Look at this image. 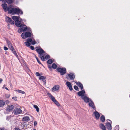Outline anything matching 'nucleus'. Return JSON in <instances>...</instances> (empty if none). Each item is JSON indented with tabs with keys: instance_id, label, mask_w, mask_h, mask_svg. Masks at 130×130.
I'll return each mask as SVG.
<instances>
[{
	"instance_id": "nucleus-55",
	"label": "nucleus",
	"mask_w": 130,
	"mask_h": 130,
	"mask_svg": "<svg viewBox=\"0 0 130 130\" xmlns=\"http://www.w3.org/2000/svg\"><path fill=\"white\" fill-rule=\"evenodd\" d=\"M110 121L111 123H112V122H111V120H109L108 119L106 120V121Z\"/></svg>"
},
{
	"instance_id": "nucleus-56",
	"label": "nucleus",
	"mask_w": 130,
	"mask_h": 130,
	"mask_svg": "<svg viewBox=\"0 0 130 130\" xmlns=\"http://www.w3.org/2000/svg\"><path fill=\"white\" fill-rule=\"evenodd\" d=\"M4 128H0V130H4Z\"/></svg>"
},
{
	"instance_id": "nucleus-58",
	"label": "nucleus",
	"mask_w": 130,
	"mask_h": 130,
	"mask_svg": "<svg viewBox=\"0 0 130 130\" xmlns=\"http://www.w3.org/2000/svg\"><path fill=\"white\" fill-rule=\"evenodd\" d=\"M9 102V101L8 100H7L6 101V103H8V102Z\"/></svg>"
},
{
	"instance_id": "nucleus-42",
	"label": "nucleus",
	"mask_w": 130,
	"mask_h": 130,
	"mask_svg": "<svg viewBox=\"0 0 130 130\" xmlns=\"http://www.w3.org/2000/svg\"><path fill=\"white\" fill-rule=\"evenodd\" d=\"M13 53L15 55V56L17 57H18V55H17V53H16L15 51V50L12 51Z\"/></svg>"
},
{
	"instance_id": "nucleus-52",
	"label": "nucleus",
	"mask_w": 130,
	"mask_h": 130,
	"mask_svg": "<svg viewBox=\"0 0 130 130\" xmlns=\"http://www.w3.org/2000/svg\"><path fill=\"white\" fill-rule=\"evenodd\" d=\"M2 81H3V79L1 78H0V83H1L2 82Z\"/></svg>"
},
{
	"instance_id": "nucleus-51",
	"label": "nucleus",
	"mask_w": 130,
	"mask_h": 130,
	"mask_svg": "<svg viewBox=\"0 0 130 130\" xmlns=\"http://www.w3.org/2000/svg\"><path fill=\"white\" fill-rule=\"evenodd\" d=\"M48 68L50 69H51L52 68V66H48Z\"/></svg>"
},
{
	"instance_id": "nucleus-29",
	"label": "nucleus",
	"mask_w": 130,
	"mask_h": 130,
	"mask_svg": "<svg viewBox=\"0 0 130 130\" xmlns=\"http://www.w3.org/2000/svg\"><path fill=\"white\" fill-rule=\"evenodd\" d=\"M34 107L36 109L37 112H38L39 111V109L37 105H34Z\"/></svg>"
},
{
	"instance_id": "nucleus-22",
	"label": "nucleus",
	"mask_w": 130,
	"mask_h": 130,
	"mask_svg": "<svg viewBox=\"0 0 130 130\" xmlns=\"http://www.w3.org/2000/svg\"><path fill=\"white\" fill-rule=\"evenodd\" d=\"M12 18L15 22L19 20V17L16 16H13L12 17Z\"/></svg>"
},
{
	"instance_id": "nucleus-21",
	"label": "nucleus",
	"mask_w": 130,
	"mask_h": 130,
	"mask_svg": "<svg viewBox=\"0 0 130 130\" xmlns=\"http://www.w3.org/2000/svg\"><path fill=\"white\" fill-rule=\"evenodd\" d=\"M100 127L103 130H106V128L105 125L101 123L100 124Z\"/></svg>"
},
{
	"instance_id": "nucleus-38",
	"label": "nucleus",
	"mask_w": 130,
	"mask_h": 130,
	"mask_svg": "<svg viewBox=\"0 0 130 130\" xmlns=\"http://www.w3.org/2000/svg\"><path fill=\"white\" fill-rule=\"evenodd\" d=\"M23 31H23L22 29L20 27V28L18 29V32L19 33H21Z\"/></svg>"
},
{
	"instance_id": "nucleus-64",
	"label": "nucleus",
	"mask_w": 130,
	"mask_h": 130,
	"mask_svg": "<svg viewBox=\"0 0 130 130\" xmlns=\"http://www.w3.org/2000/svg\"><path fill=\"white\" fill-rule=\"evenodd\" d=\"M129 97L130 98V95H129Z\"/></svg>"
},
{
	"instance_id": "nucleus-9",
	"label": "nucleus",
	"mask_w": 130,
	"mask_h": 130,
	"mask_svg": "<svg viewBox=\"0 0 130 130\" xmlns=\"http://www.w3.org/2000/svg\"><path fill=\"white\" fill-rule=\"evenodd\" d=\"M0 1H1L2 2H4V3H6L8 4H11L14 2V0H0Z\"/></svg>"
},
{
	"instance_id": "nucleus-14",
	"label": "nucleus",
	"mask_w": 130,
	"mask_h": 130,
	"mask_svg": "<svg viewBox=\"0 0 130 130\" xmlns=\"http://www.w3.org/2000/svg\"><path fill=\"white\" fill-rule=\"evenodd\" d=\"M81 98L82 99L84 100V102L86 103H88L90 101V99L86 96L82 97Z\"/></svg>"
},
{
	"instance_id": "nucleus-54",
	"label": "nucleus",
	"mask_w": 130,
	"mask_h": 130,
	"mask_svg": "<svg viewBox=\"0 0 130 130\" xmlns=\"http://www.w3.org/2000/svg\"><path fill=\"white\" fill-rule=\"evenodd\" d=\"M7 95H6V96L7 97V98H9V96H10V95H8V96H7Z\"/></svg>"
},
{
	"instance_id": "nucleus-19",
	"label": "nucleus",
	"mask_w": 130,
	"mask_h": 130,
	"mask_svg": "<svg viewBox=\"0 0 130 130\" xmlns=\"http://www.w3.org/2000/svg\"><path fill=\"white\" fill-rule=\"evenodd\" d=\"M45 77L44 76H40L39 77L40 80H42L44 83L45 84L46 82V80H45Z\"/></svg>"
},
{
	"instance_id": "nucleus-30",
	"label": "nucleus",
	"mask_w": 130,
	"mask_h": 130,
	"mask_svg": "<svg viewBox=\"0 0 130 130\" xmlns=\"http://www.w3.org/2000/svg\"><path fill=\"white\" fill-rule=\"evenodd\" d=\"M52 67L54 69H56L57 67V66L56 64L55 63H53L52 64Z\"/></svg>"
},
{
	"instance_id": "nucleus-8",
	"label": "nucleus",
	"mask_w": 130,
	"mask_h": 130,
	"mask_svg": "<svg viewBox=\"0 0 130 130\" xmlns=\"http://www.w3.org/2000/svg\"><path fill=\"white\" fill-rule=\"evenodd\" d=\"M89 103V106L91 107L94 109L95 110L96 108L94 103L91 99L90 100V101Z\"/></svg>"
},
{
	"instance_id": "nucleus-32",
	"label": "nucleus",
	"mask_w": 130,
	"mask_h": 130,
	"mask_svg": "<svg viewBox=\"0 0 130 130\" xmlns=\"http://www.w3.org/2000/svg\"><path fill=\"white\" fill-rule=\"evenodd\" d=\"M31 44L32 45H34L36 43V41L34 39H32V41L31 42Z\"/></svg>"
},
{
	"instance_id": "nucleus-12",
	"label": "nucleus",
	"mask_w": 130,
	"mask_h": 130,
	"mask_svg": "<svg viewBox=\"0 0 130 130\" xmlns=\"http://www.w3.org/2000/svg\"><path fill=\"white\" fill-rule=\"evenodd\" d=\"M14 108V106L13 105H8L7 108V111L10 112L12 111Z\"/></svg>"
},
{
	"instance_id": "nucleus-62",
	"label": "nucleus",
	"mask_w": 130,
	"mask_h": 130,
	"mask_svg": "<svg viewBox=\"0 0 130 130\" xmlns=\"http://www.w3.org/2000/svg\"><path fill=\"white\" fill-rule=\"evenodd\" d=\"M5 86V85H4V86Z\"/></svg>"
},
{
	"instance_id": "nucleus-46",
	"label": "nucleus",
	"mask_w": 130,
	"mask_h": 130,
	"mask_svg": "<svg viewBox=\"0 0 130 130\" xmlns=\"http://www.w3.org/2000/svg\"><path fill=\"white\" fill-rule=\"evenodd\" d=\"M30 48L32 50H34L35 49L34 47L32 46H30Z\"/></svg>"
},
{
	"instance_id": "nucleus-48",
	"label": "nucleus",
	"mask_w": 130,
	"mask_h": 130,
	"mask_svg": "<svg viewBox=\"0 0 130 130\" xmlns=\"http://www.w3.org/2000/svg\"><path fill=\"white\" fill-rule=\"evenodd\" d=\"M4 49L5 50V51H6L8 49V48L6 47V46H4Z\"/></svg>"
},
{
	"instance_id": "nucleus-18",
	"label": "nucleus",
	"mask_w": 130,
	"mask_h": 130,
	"mask_svg": "<svg viewBox=\"0 0 130 130\" xmlns=\"http://www.w3.org/2000/svg\"><path fill=\"white\" fill-rule=\"evenodd\" d=\"M94 114L95 115L96 119V120L98 119L100 117V115L99 112L97 111H96L94 112Z\"/></svg>"
},
{
	"instance_id": "nucleus-3",
	"label": "nucleus",
	"mask_w": 130,
	"mask_h": 130,
	"mask_svg": "<svg viewBox=\"0 0 130 130\" xmlns=\"http://www.w3.org/2000/svg\"><path fill=\"white\" fill-rule=\"evenodd\" d=\"M32 32L31 31L29 32H26L25 34L23 33L21 35V37L22 38L25 39L27 37H29L31 36Z\"/></svg>"
},
{
	"instance_id": "nucleus-41",
	"label": "nucleus",
	"mask_w": 130,
	"mask_h": 130,
	"mask_svg": "<svg viewBox=\"0 0 130 130\" xmlns=\"http://www.w3.org/2000/svg\"><path fill=\"white\" fill-rule=\"evenodd\" d=\"M50 58V56L48 55H47L45 56V59H47Z\"/></svg>"
},
{
	"instance_id": "nucleus-15",
	"label": "nucleus",
	"mask_w": 130,
	"mask_h": 130,
	"mask_svg": "<svg viewBox=\"0 0 130 130\" xmlns=\"http://www.w3.org/2000/svg\"><path fill=\"white\" fill-rule=\"evenodd\" d=\"M15 24L18 27H20L22 25L21 22L19 20L16 21L15 22Z\"/></svg>"
},
{
	"instance_id": "nucleus-34",
	"label": "nucleus",
	"mask_w": 130,
	"mask_h": 130,
	"mask_svg": "<svg viewBox=\"0 0 130 130\" xmlns=\"http://www.w3.org/2000/svg\"><path fill=\"white\" fill-rule=\"evenodd\" d=\"M25 44L26 46H29L30 45V44L29 43V42L27 41L25 42Z\"/></svg>"
},
{
	"instance_id": "nucleus-17",
	"label": "nucleus",
	"mask_w": 130,
	"mask_h": 130,
	"mask_svg": "<svg viewBox=\"0 0 130 130\" xmlns=\"http://www.w3.org/2000/svg\"><path fill=\"white\" fill-rule=\"evenodd\" d=\"M111 124L108 122L106 123V126L108 130H111L112 129Z\"/></svg>"
},
{
	"instance_id": "nucleus-7",
	"label": "nucleus",
	"mask_w": 130,
	"mask_h": 130,
	"mask_svg": "<svg viewBox=\"0 0 130 130\" xmlns=\"http://www.w3.org/2000/svg\"><path fill=\"white\" fill-rule=\"evenodd\" d=\"M14 114L15 115H18L21 113L22 111L20 108H16L13 111Z\"/></svg>"
},
{
	"instance_id": "nucleus-13",
	"label": "nucleus",
	"mask_w": 130,
	"mask_h": 130,
	"mask_svg": "<svg viewBox=\"0 0 130 130\" xmlns=\"http://www.w3.org/2000/svg\"><path fill=\"white\" fill-rule=\"evenodd\" d=\"M75 83L80 88L81 90L83 89L84 87L83 84L80 82H75Z\"/></svg>"
},
{
	"instance_id": "nucleus-2",
	"label": "nucleus",
	"mask_w": 130,
	"mask_h": 130,
	"mask_svg": "<svg viewBox=\"0 0 130 130\" xmlns=\"http://www.w3.org/2000/svg\"><path fill=\"white\" fill-rule=\"evenodd\" d=\"M75 75L73 72H70L66 75V78L68 80H73L75 78Z\"/></svg>"
},
{
	"instance_id": "nucleus-27",
	"label": "nucleus",
	"mask_w": 130,
	"mask_h": 130,
	"mask_svg": "<svg viewBox=\"0 0 130 130\" xmlns=\"http://www.w3.org/2000/svg\"><path fill=\"white\" fill-rule=\"evenodd\" d=\"M15 91H17L19 93H22V94H25V92L20 90H14Z\"/></svg>"
},
{
	"instance_id": "nucleus-45",
	"label": "nucleus",
	"mask_w": 130,
	"mask_h": 130,
	"mask_svg": "<svg viewBox=\"0 0 130 130\" xmlns=\"http://www.w3.org/2000/svg\"><path fill=\"white\" fill-rule=\"evenodd\" d=\"M36 75L37 76H40V74L38 72H36Z\"/></svg>"
},
{
	"instance_id": "nucleus-35",
	"label": "nucleus",
	"mask_w": 130,
	"mask_h": 130,
	"mask_svg": "<svg viewBox=\"0 0 130 130\" xmlns=\"http://www.w3.org/2000/svg\"><path fill=\"white\" fill-rule=\"evenodd\" d=\"M7 42L8 46V47L12 45V44L9 41L7 40Z\"/></svg>"
},
{
	"instance_id": "nucleus-43",
	"label": "nucleus",
	"mask_w": 130,
	"mask_h": 130,
	"mask_svg": "<svg viewBox=\"0 0 130 130\" xmlns=\"http://www.w3.org/2000/svg\"><path fill=\"white\" fill-rule=\"evenodd\" d=\"M9 23L11 24H14V21H12L11 19Z\"/></svg>"
},
{
	"instance_id": "nucleus-20",
	"label": "nucleus",
	"mask_w": 130,
	"mask_h": 130,
	"mask_svg": "<svg viewBox=\"0 0 130 130\" xmlns=\"http://www.w3.org/2000/svg\"><path fill=\"white\" fill-rule=\"evenodd\" d=\"M30 120L29 117L28 116H26L23 117L22 119V121H28Z\"/></svg>"
},
{
	"instance_id": "nucleus-49",
	"label": "nucleus",
	"mask_w": 130,
	"mask_h": 130,
	"mask_svg": "<svg viewBox=\"0 0 130 130\" xmlns=\"http://www.w3.org/2000/svg\"><path fill=\"white\" fill-rule=\"evenodd\" d=\"M37 124V121H35L34 123V126H36Z\"/></svg>"
},
{
	"instance_id": "nucleus-59",
	"label": "nucleus",
	"mask_w": 130,
	"mask_h": 130,
	"mask_svg": "<svg viewBox=\"0 0 130 130\" xmlns=\"http://www.w3.org/2000/svg\"><path fill=\"white\" fill-rule=\"evenodd\" d=\"M68 116V115L67 114H66V116Z\"/></svg>"
},
{
	"instance_id": "nucleus-44",
	"label": "nucleus",
	"mask_w": 130,
	"mask_h": 130,
	"mask_svg": "<svg viewBox=\"0 0 130 130\" xmlns=\"http://www.w3.org/2000/svg\"><path fill=\"white\" fill-rule=\"evenodd\" d=\"M36 58L38 62V63L39 64H41V63L40 61L39 60L38 58L36 56Z\"/></svg>"
},
{
	"instance_id": "nucleus-33",
	"label": "nucleus",
	"mask_w": 130,
	"mask_h": 130,
	"mask_svg": "<svg viewBox=\"0 0 130 130\" xmlns=\"http://www.w3.org/2000/svg\"><path fill=\"white\" fill-rule=\"evenodd\" d=\"M53 62V61L51 59H49L47 61V63L48 64H51Z\"/></svg>"
},
{
	"instance_id": "nucleus-36",
	"label": "nucleus",
	"mask_w": 130,
	"mask_h": 130,
	"mask_svg": "<svg viewBox=\"0 0 130 130\" xmlns=\"http://www.w3.org/2000/svg\"><path fill=\"white\" fill-rule=\"evenodd\" d=\"M74 89L76 90L77 91H79V89L78 87L76 85H74Z\"/></svg>"
},
{
	"instance_id": "nucleus-26",
	"label": "nucleus",
	"mask_w": 130,
	"mask_h": 130,
	"mask_svg": "<svg viewBox=\"0 0 130 130\" xmlns=\"http://www.w3.org/2000/svg\"><path fill=\"white\" fill-rule=\"evenodd\" d=\"M100 120L103 123L104 122L105 120V118L104 116L102 115L101 116Z\"/></svg>"
},
{
	"instance_id": "nucleus-10",
	"label": "nucleus",
	"mask_w": 130,
	"mask_h": 130,
	"mask_svg": "<svg viewBox=\"0 0 130 130\" xmlns=\"http://www.w3.org/2000/svg\"><path fill=\"white\" fill-rule=\"evenodd\" d=\"M82 90L78 92L77 94L79 96L83 97V96H84V94L85 92L84 90L83 89Z\"/></svg>"
},
{
	"instance_id": "nucleus-31",
	"label": "nucleus",
	"mask_w": 130,
	"mask_h": 130,
	"mask_svg": "<svg viewBox=\"0 0 130 130\" xmlns=\"http://www.w3.org/2000/svg\"><path fill=\"white\" fill-rule=\"evenodd\" d=\"M40 57L42 60V61H44L45 60V58H44V56H42V54L40 55Z\"/></svg>"
},
{
	"instance_id": "nucleus-4",
	"label": "nucleus",
	"mask_w": 130,
	"mask_h": 130,
	"mask_svg": "<svg viewBox=\"0 0 130 130\" xmlns=\"http://www.w3.org/2000/svg\"><path fill=\"white\" fill-rule=\"evenodd\" d=\"M21 28V29H22V30L24 31H31V29L29 27H27L24 24H23L22 25V26L20 27Z\"/></svg>"
},
{
	"instance_id": "nucleus-24",
	"label": "nucleus",
	"mask_w": 130,
	"mask_h": 130,
	"mask_svg": "<svg viewBox=\"0 0 130 130\" xmlns=\"http://www.w3.org/2000/svg\"><path fill=\"white\" fill-rule=\"evenodd\" d=\"M53 102H54L55 103L57 106H59L60 105V104L54 98V99H53L52 100Z\"/></svg>"
},
{
	"instance_id": "nucleus-47",
	"label": "nucleus",
	"mask_w": 130,
	"mask_h": 130,
	"mask_svg": "<svg viewBox=\"0 0 130 130\" xmlns=\"http://www.w3.org/2000/svg\"><path fill=\"white\" fill-rule=\"evenodd\" d=\"M12 99H13L15 101L17 100V97L15 96L12 97Z\"/></svg>"
},
{
	"instance_id": "nucleus-11",
	"label": "nucleus",
	"mask_w": 130,
	"mask_h": 130,
	"mask_svg": "<svg viewBox=\"0 0 130 130\" xmlns=\"http://www.w3.org/2000/svg\"><path fill=\"white\" fill-rule=\"evenodd\" d=\"M66 84L70 90L72 91L73 90L71 83L67 81L66 82Z\"/></svg>"
},
{
	"instance_id": "nucleus-37",
	"label": "nucleus",
	"mask_w": 130,
	"mask_h": 130,
	"mask_svg": "<svg viewBox=\"0 0 130 130\" xmlns=\"http://www.w3.org/2000/svg\"><path fill=\"white\" fill-rule=\"evenodd\" d=\"M9 47L12 51L14 50V49L12 46V45Z\"/></svg>"
},
{
	"instance_id": "nucleus-63",
	"label": "nucleus",
	"mask_w": 130,
	"mask_h": 130,
	"mask_svg": "<svg viewBox=\"0 0 130 130\" xmlns=\"http://www.w3.org/2000/svg\"><path fill=\"white\" fill-rule=\"evenodd\" d=\"M5 86V85H4V86Z\"/></svg>"
},
{
	"instance_id": "nucleus-60",
	"label": "nucleus",
	"mask_w": 130,
	"mask_h": 130,
	"mask_svg": "<svg viewBox=\"0 0 130 130\" xmlns=\"http://www.w3.org/2000/svg\"><path fill=\"white\" fill-rule=\"evenodd\" d=\"M65 70H66V69H65Z\"/></svg>"
},
{
	"instance_id": "nucleus-5",
	"label": "nucleus",
	"mask_w": 130,
	"mask_h": 130,
	"mask_svg": "<svg viewBox=\"0 0 130 130\" xmlns=\"http://www.w3.org/2000/svg\"><path fill=\"white\" fill-rule=\"evenodd\" d=\"M57 72H60L61 75H63L65 74V68H58L57 69Z\"/></svg>"
},
{
	"instance_id": "nucleus-57",
	"label": "nucleus",
	"mask_w": 130,
	"mask_h": 130,
	"mask_svg": "<svg viewBox=\"0 0 130 130\" xmlns=\"http://www.w3.org/2000/svg\"><path fill=\"white\" fill-rule=\"evenodd\" d=\"M5 88L7 90H8V89L7 87H5Z\"/></svg>"
},
{
	"instance_id": "nucleus-50",
	"label": "nucleus",
	"mask_w": 130,
	"mask_h": 130,
	"mask_svg": "<svg viewBox=\"0 0 130 130\" xmlns=\"http://www.w3.org/2000/svg\"><path fill=\"white\" fill-rule=\"evenodd\" d=\"M10 118V117L9 116H7L6 117V120H9Z\"/></svg>"
},
{
	"instance_id": "nucleus-28",
	"label": "nucleus",
	"mask_w": 130,
	"mask_h": 130,
	"mask_svg": "<svg viewBox=\"0 0 130 130\" xmlns=\"http://www.w3.org/2000/svg\"><path fill=\"white\" fill-rule=\"evenodd\" d=\"M47 94L52 100L55 98L50 93H47Z\"/></svg>"
},
{
	"instance_id": "nucleus-53",
	"label": "nucleus",
	"mask_w": 130,
	"mask_h": 130,
	"mask_svg": "<svg viewBox=\"0 0 130 130\" xmlns=\"http://www.w3.org/2000/svg\"><path fill=\"white\" fill-rule=\"evenodd\" d=\"M15 130H20V129L19 128H17L15 129Z\"/></svg>"
},
{
	"instance_id": "nucleus-1",
	"label": "nucleus",
	"mask_w": 130,
	"mask_h": 130,
	"mask_svg": "<svg viewBox=\"0 0 130 130\" xmlns=\"http://www.w3.org/2000/svg\"><path fill=\"white\" fill-rule=\"evenodd\" d=\"M1 6L4 11L6 12L8 11L9 13L18 15L20 14L22 15L23 14L22 11L18 7L14 8L13 6L11 5H10L8 7L7 4L6 3L2 4Z\"/></svg>"
},
{
	"instance_id": "nucleus-40",
	"label": "nucleus",
	"mask_w": 130,
	"mask_h": 130,
	"mask_svg": "<svg viewBox=\"0 0 130 130\" xmlns=\"http://www.w3.org/2000/svg\"><path fill=\"white\" fill-rule=\"evenodd\" d=\"M119 126L118 125H117L115 128V130H119Z\"/></svg>"
},
{
	"instance_id": "nucleus-23",
	"label": "nucleus",
	"mask_w": 130,
	"mask_h": 130,
	"mask_svg": "<svg viewBox=\"0 0 130 130\" xmlns=\"http://www.w3.org/2000/svg\"><path fill=\"white\" fill-rule=\"evenodd\" d=\"M5 104L4 102L2 100H0V107H3Z\"/></svg>"
},
{
	"instance_id": "nucleus-6",
	"label": "nucleus",
	"mask_w": 130,
	"mask_h": 130,
	"mask_svg": "<svg viewBox=\"0 0 130 130\" xmlns=\"http://www.w3.org/2000/svg\"><path fill=\"white\" fill-rule=\"evenodd\" d=\"M36 51L40 54V55L43 54L45 55L46 54L44 51L41 48L37 47H36Z\"/></svg>"
},
{
	"instance_id": "nucleus-25",
	"label": "nucleus",
	"mask_w": 130,
	"mask_h": 130,
	"mask_svg": "<svg viewBox=\"0 0 130 130\" xmlns=\"http://www.w3.org/2000/svg\"><path fill=\"white\" fill-rule=\"evenodd\" d=\"M11 19L10 18L6 16L5 21L6 22L9 23V22L11 21Z\"/></svg>"
},
{
	"instance_id": "nucleus-16",
	"label": "nucleus",
	"mask_w": 130,
	"mask_h": 130,
	"mask_svg": "<svg viewBox=\"0 0 130 130\" xmlns=\"http://www.w3.org/2000/svg\"><path fill=\"white\" fill-rule=\"evenodd\" d=\"M59 87L57 85H56L54 86L52 89V91L53 92H54L55 91L58 90L59 88Z\"/></svg>"
},
{
	"instance_id": "nucleus-61",
	"label": "nucleus",
	"mask_w": 130,
	"mask_h": 130,
	"mask_svg": "<svg viewBox=\"0 0 130 130\" xmlns=\"http://www.w3.org/2000/svg\"><path fill=\"white\" fill-rule=\"evenodd\" d=\"M34 130H36L35 129H34Z\"/></svg>"
},
{
	"instance_id": "nucleus-39",
	"label": "nucleus",
	"mask_w": 130,
	"mask_h": 130,
	"mask_svg": "<svg viewBox=\"0 0 130 130\" xmlns=\"http://www.w3.org/2000/svg\"><path fill=\"white\" fill-rule=\"evenodd\" d=\"M26 40L27 41V42H31L32 41V39L31 38H30L27 39Z\"/></svg>"
}]
</instances>
